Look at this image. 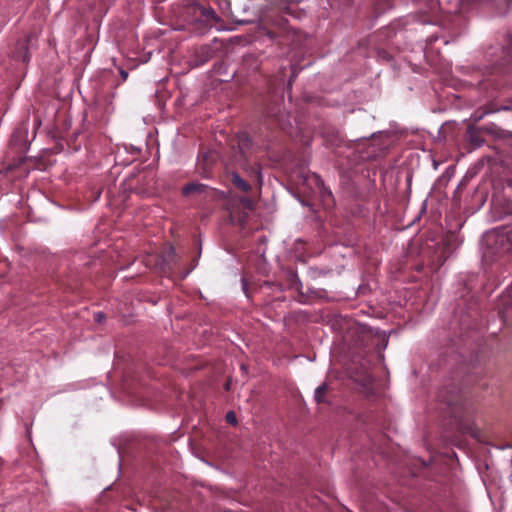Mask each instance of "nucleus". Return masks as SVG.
<instances>
[{"mask_svg":"<svg viewBox=\"0 0 512 512\" xmlns=\"http://www.w3.org/2000/svg\"><path fill=\"white\" fill-rule=\"evenodd\" d=\"M100 194H101V192L99 191V192L97 193L96 198H99V197H100Z\"/></svg>","mask_w":512,"mask_h":512,"instance_id":"nucleus-15","label":"nucleus"},{"mask_svg":"<svg viewBox=\"0 0 512 512\" xmlns=\"http://www.w3.org/2000/svg\"><path fill=\"white\" fill-rule=\"evenodd\" d=\"M201 51H202L203 53H206V54L208 55V54H209V52H210V49H209L208 47H202V48H201Z\"/></svg>","mask_w":512,"mask_h":512,"instance_id":"nucleus-12","label":"nucleus"},{"mask_svg":"<svg viewBox=\"0 0 512 512\" xmlns=\"http://www.w3.org/2000/svg\"><path fill=\"white\" fill-rule=\"evenodd\" d=\"M121 74H122V76H123V78H124V79H126V78H127V76H128V73H127V72H125V71H122V72H121Z\"/></svg>","mask_w":512,"mask_h":512,"instance_id":"nucleus-13","label":"nucleus"},{"mask_svg":"<svg viewBox=\"0 0 512 512\" xmlns=\"http://www.w3.org/2000/svg\"><path fill=\"white\" fill-rule=\"evenodd\" d=\"M102 318H104V315H103V314H101V313H99V314H96V315H95V319H96V321H98V322H100V321L102 320Z\"/></svg>","mask_w":512,"mask_h":512,"instance_id":"nucleus-10","label":"nucleus"},{"mask_svg":"<svg viewBox=\"0 0 512 512\" xmlns=\"http://www.w3.org/2000/svg\"><path fill=\"white\" fill-rule=\"evenodd\" d=\"M280 111V109H278L277 111L274 110V108H271L269 113L272 115V116H277V113Z\"/></svg>","mask_w":512,"mask_h":512,"instance_id":"nucleus-11","label":"nucleus"},{"mask_svg":"<svg viewBox=\"0 0 512 512\" xmlns=\"http://www.w3.org/2000/svg\"><path fill=\"white\" fill-rule=\"evenodd\" d=\"M327 390V387L326 385H321L320 387H318L315 391V400L318 402V403H321L323 402V395L324 393L326 392Z\"/></svg>","mask_w":512,"mask_h":512,"instance_id":"nucleus-8","label":"nucleus"},{"mask_svg":"<svg viewBox=\"0 0 512 512\" xmlns=\"http://www.w3.org/2000/svg\"><path fill=\"white\" fill-rule=\"evenodd\" d=\"M232 182L241 191L248 192L251 189L250 184L243 180L238 174L232 175Z\"/></svg>","mask_w":512,"mask_h":512,"instance_id":"nucleus-7","label":"nucleus"},{"mask_svg":"<svg viewBox=\"0 0 512 512\" xmlns=\"http://www.w3.org/2000/svg\"><path fill=\"white\" fill-rule=\"evenodd\" d=\"M252 213V201L248 199L233 201L228 206V221L232 225L239 226L241 230H245Z\"/></svg>","mask_w":512,"mask_h":512,"instance_id":"nucleus-2","label":"nucleus"},{"mask_svg":"<svg viewBox=\"0 0 512 512\" xmlns=\"http://www.w3.org/2000/svg\"><path fill=\"white\" fill-rule=\"evenodd\" d=\"M216 162L215 154L211 151L202 153L197 160L196 170L199 175L204 178H209L212 173V168Z\"/></svg>","mask_w":512,"mask_h":512,"instance_id":"nucleus-6","label":"nucleus"},{"mask_svg":"<svg viewBox=\"0 0 512 512\" xmlns=\"http://www.w3.org/2000/svg\"><path fill=\"white\" fill-rule=\"evenodd\" d=\"M226 421L229 423V424H232V425H235L237 420H236V415L233 411H229L227 414H226Z\"/></svg>","mask_w":512,"mask_h":512,"instance_id":"nucleus-9","label":"nucleus"},{"mask_svg":"<svg viewBox=\"0 0 512 512\" xmlns=\"http://www.w3.org/2000/svg\"><path fill=\"white\" fill-rule=\"evenodd\" d=\"M186 13L192 22L202 27L212 26L219 20L215 10L200 1L190 3L186 8Z\"/></svg>","mask_w":512,"mask_h":512,"instance_id":"nucleus-3","label":"nucleus"},{"mask_svg":"<svg viewBox=\"0 0 512 512\" xmlns=\"http://www.w3.org/2000/svg\"><path fill=\"white\" fill-rule=\"evenodd\" d=\"M182 195L199 202H210L216 198L217 191L206 184L189 182L182 187Z\"/></svg>","mask_w":512,"mask_h":512,"instance_id":"nucleus-4","label":"nucleus"},{"mask_svg":"<svg viewBox=\"0 0 512 512\" xmlns=\"http://www.w3.org/2000/svg\"><path fill=\"white\" fill-rule=\"evenodd\" d=\"M287 15L288 0L273 2L267 14V34L279 45H283L288 36Z\"/></svg>","mask_w":512,"mask_h":512,"instance_id":"nucleus-1","label":"nucleus"},{"mask_svg":"<svg viewBox=\"0 0 512 512\" xmlns=\"http://www.w3.org/2000/svg\"><path fill=\"white\" fill-rule=\"evenodd\" d=\"M268 85L271 102L277 106L283 104L284 92L285 89L288 87V83L285 80V75L281 72L279 75L273 76L269 80Z\"/></svg>","mask_w":512,"mask_h":512,"instance_id":"nucleus-5","label":"nucleus"},{"mask_svg":"<svg viewBox=\"0 0 512 512\" xmlns=\"http://www.w3.org/2000/svg\"><path fill=\"white\" fill-rule=\"evenodd\" d=\"M241 369H242L244 372H246V367H245V365H241Z\"/></svg>","mask_w":512,"mask_h":512,"instance_id":"nucleus-14","label":"nucleus"},{"mask_svg":"<svg viewBox=\"0 0 512 512\" xmlns=\"http://www.w3.org/2000/svg\"><path fill=\"white\" fill-rule=\"evenodd\" d=\"M225 388H226L227 390L229 389V383H227V384L225 385Z\"/></svg>","mask_w":512,"mask_h":512,"instance_id":"nucleus-16","label":"nucleus"}]
</instances>
